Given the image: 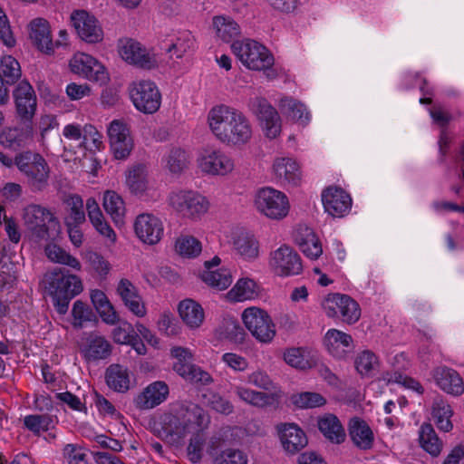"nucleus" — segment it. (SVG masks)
Here are the masks:
<instances>
[{"mask_svg": "<svg viewBox=\"0 0 464 464\" xmlns=\"http://www.w3.org/2000/svg\"><path fill=\"white\" fill-rule=\"evenodd\" d=\"M436 384L445 392L459 396L464 392V384L457 371L447 366H439L432 371Z\"/></svg>", "mask_w": 464, "mask_h": 464, "instance_id": "nucleus-24", "label": "nucleus"}, {"mask_svg": "<svg viewBox=\"0 0 464 464\" xmlns=\"http://www.w3.org/2000/svg\"><path fill=\"white\" fill-rule=\"evenodd\" d=\"M231 49L248 69L266 70L274 63V58L269 51L254 40L234 41Z\"/></svg>", "mask_w": 464, "mask_h": 464, "instance_id": "nucleus-5", "label": "nucleus"}, {"mask_svg": "<svg viewBox=\"0 0 464 464\" xmlns=\"http://www.w3.org/2000/svg\"><path fill=\"white\" fill-rule=\"evenodd\" d=\"M159 437L170 442H178L185 438L188 431L179 413H163L155 423Z\"/></svg>", "mask_w": 464, "mask_h": 464, "instance_id": "nucleus-18", "label": "nucleus"}, {"mask_svg": "<svg viewBox=\"0 0 464 464\" xmlns=\"http://www.w3.org/2000/svg\"><path fill=\"white\" fill-rule=\"evenodd\" d=\"M278 432L284 450L290 454L299 452L308 443L305 433L296 424H283L278 427Z\"/></svg>", "mask_w": 464, "mask_h": 464, "instance_id": "nucleus-26", "label": "nucleus"}, {"mask_svg": "<svg viewBox=\"0 0 464 464\" xmlns=\"http://www.w3.org/2000/svg\"><path fill=\"white\" fill-rule=\"evenodd\" d=\"M255 204L258 211L271 219H282L289 211L287 197L269 187L258 190Z\"/></svg>", "mask_w": 464, "mask_h": 464, "instance_id": "nucleus-7", "label": "nucleus"}, {"mask_svg": "<svg viewBox=\"0 0 464 464\" xmlns=\"http://www.w3.org/2000/svg\"><path fill=\"white\" fill-rule=\"evenodd\" d=\"M16 113L20 121H33L36 111V95L26 81L19 82L14 91Z\"/></svg>", "mask_w": 464, "mask_h": 464, "instance_id": "nucleus-16", "label": "nucleus"}, {"mask_svg": "<svg viewBox=\"0 0 464 464\" xmlns=\"http://www.w3.org/2000/svg\"><path fill=\"white\" fill-rule=\"evenodd\" d=\"M208 120L212 132L224 143L245 144L251 138L252 130L248 120L234 108L226 105L214 107Z\"/></svg>", "mask_w": 464, "mask_h": 464, "instance_id": "nucleus-1", "label": "nucleus"}, {"mask_svg": "<svg viewBox=\"0 0 464 464\" xmlns=\"http://www.w3.org/2000/svg\"><path fill=\"white\" fill-rule=\"evenodd\" d=\"M119 53L123 60L142 69L150 70L157 64L154 55L133 39L120 40Z\"/></svg>", "mask_w": 464, "mask_h": 464, "instance_id": "nucleus-12", "label": "nucleus"}, {"mask_svg": "<svg viewBox=\"0 0 464 464\" xmlns=\"http://www.w3.org/2000/svg\"><path fill=\"white\" fill-rule=\"evenodd\" d=\"M320 431L330 441L340 444L345 440V431L338 420L333 414H328L318 420Z\"/></svg>", "mask_w": 464, "mask_h": 464, "instance_id": "nucleus-38", "label": "nucleus"}, {"mask_svg": "<svg viewBox=\"0 0 464 464\" xmlns=\"http://www.w3.org/2000/svg\"><path fill=\"white\" fill-rule=\"evenodd\" d=\"M271 266L280 276L298 275L303 269L300 256L286 245L272 253Z\"/></svg>", "mask_w": 464, "mask_h": 464, "instance_id": "nucleus-17", "label": "nucleus"}, {"mask_svg": "<svg viewBox=\"0 0 464 464\" xmlns=\"http://www.w3.org/2000/svg\"><path fill=\"white\" fill-rule=\"evenodd\" d=\"M46 290L60 314L67 313L70 301L82 291L81 279L64 268H55L44 276Z\"/></svg>", "mask_w": 464, "mask_h": 464, "instance_id": "nucleus-2", "label": "nucleus"}, {"mask_svg": "<svg viewBox=\"0 0 464 464\" xmlns=\"http://www.w3.org/2000/svg\"><path fill=\"white\" fill-rule=\"evenodd\" d=\"M17 169L32 192H42L49 187L51 169L40 153L33 150L18 152Z\"/></svg>", "mask_w": 464, "mask_h": 464, "instance_id": "nucleus-4", "label": "nucleus"}, {"mask_svg": "<svg viewBox=\"0 0 464 464\" xmlns=\"http://www.w3.org/2000/svg\"><path fill=\"white\" fill-rule=\"evenodd\" d=\"M349 436L353 444L360 450H371L373 446L374 436L367 422L361 418L353 417L348 425Z\"/></svg>", "mask_w": 464, "mask_h": 464, "instance_id": "nucleus-28", "label": "nucleus"}, {"mask_svg": "<svg viewBox=\"0 0 464 464\" xmlns=\"http://www.w3.org/2000/svg\"><path fill=\"white\" fill-rule=\"evenodd\" d=\"M135 233L144 243L154 245L163 235L162 222L150 214L139 215L134 223Z\"/></svg>", "mask_w": 464, "mask_h": 464, "instance_id": "nucleus-21", "label": "nucleus"}, {"mask_svg": "<svg viewBox=\"0 0 464 464\" xmlns=\"http://www.w3.org/2000/svg\"><path fill=\"white\" fill-rule=\"evenodd\" d=\"M376 363L377 358L374 353L370 351H363L355 360V367L361 374L371 372Z\"/></svg>", "mask_w": 464, "mask_h": 464, "instance_id": "nucleus-62", "label": "nucleus"}, {"mask_svg": "<svg viewBox=\"0 0 464 464\" xmlns=\"http://www.w3.org/2000/svg\"><path fill=\"white\" fill-rule=\"evenodd\" d=\"M86 262L89 266L94 270L99 276H105L110 271V264L100 254L89 251L85 255Z\"/></svg>", "mask_w": 464, "mask_h": 464, "instance_id": "nucleus-59", "label": "nucleus"}, {"mask_svg": "<svg viewBox=\"0 0 464 464\" xmlns=\"http://www.w3.org/2000/svg\"><path fill=\"white\" fill-rule=\"evenodd\" d=\"M130 95L135 108L145 114H152L160 107L161 93L151 81L133 83Z\"/></svg>", "mask_w": 464, "mask_h": 464, "instance_id": "nucleus-9", "label": "nucleus"}, {"mask_svg": "<svg viewBox=\"0 0 464 464\" xmlns=\"http://www.w3.org/2000/svg\"><path fill=\"white\" fill-rule=\"evenodd\" d=\"M135 334L136 332L130 324L127 322H121L119 326L113 329L112 338L117 343L128 344L130 342H131V339Z\"/></svg>", "mask_w": 464, "mask_h": 464, "instance_id": "nucleus-61", "label": "nucleus"}, {"mask_svg": "<svg viewBox=\"0 0 464 464\" xmlns=\"http://www.w3.org/2000/svg\"><path fill=\"white\" fill-rule=\"evenodd\" d=\"M291 401L301 409L321 407L326 403V400L320 393L310 392L294 394Z\"/></svg>", "mask_w": 464, "mask_h": 464, "instance_id": "nucleus-52", "label": "nucleus"}, {"mask_svg": "<svg viewBox=\"0 0 464 464\" xmlns=\"http://www.w3.org/2000/svg\"><path fill=\"white\" fill-rule=\"evenodd\" d=\"M201 278L206 284L218 290L227 288L232 283L231 273L226 268L204 271Z\"/></svg>", "mask_w": 464, "mask_h": 464, "instance_id": "nucleus-47", "label": "nucleus"}, {"mask_svg": "<svg viewBox=\"0 0 464 464\" xmlns=\"http://www.w3.org/2000/svg\"><path fill=\"white\" fill-rule=\"evenodd\" d=\"M214 464H247V459L240 450H227L215 459Z\"/></svg>", "mask_w": 464, "mask_h": 464, "instance_id": "nucleus-60", "label": "nucleus"}, {"mask_svg": "<svg viewBox=\"0 0 464 464\" xmlns=\"http://www.w3.org/2000/svg\"><path fill=\"white\" fill-rule=\"evenodd\" d=\"M66 215L64 218L65 226L82 225L85 222V212L83 201L79 195H69L63 199Z\"/></svg>", "mask_w": 464, "mask_h": 464, "instance_id": "nucleus-37", "label": "nucleus"}, {"mask_svg": "<svg viewBox=\"0 0 464 464\" xmlns=\"http://www.w3.org/2000/svg\"><path fill=\"white\" fill-rule=\"evenodd\" d=\"M235 393L237 396H238L242 401L258 407H264L268 404H271L274 401V395L266 393V392H256L245 387L237 386L235 388Z\"/></svg>", "mask_w": 464, "mask_h": 464, "instance_id": "nucleus-46", "label": "nucleus"}, {"mask_svg": "<svg viewBox=\"0 0 464 464\" xmlns=\"http://www.w3.org/2000/svg\"><path fill=\"white\" fill-rule=\"evenodd\" d=\"M200 166L205 172L225 175L234 169V162L221 150H208L205 151Z\"/></svg>", "mask_w": 464, "mask_h": 464, "instance_id": "nucleus-27", "label": "nucleus"}, {"mask_svg": "<svg viewBox=\"0 0 464 464\" xmlns=\"http://www.w3.org/2000/svg\"><path fill=\"white\" fill-rule=\"evenodd\" d=\"M30 39L33 44L36 46L38 50L41 52L51 54L53 53L54 45L60 46L62 45L61 41H56L53 44L49 23L44 18H35L34 19L30 24Z\"/></svg>", "mask_w": 464, "mask_h": 464, "instance_id": "nucleus-23", "label": "nucleus"}, {"mask_svg": "<svg viewBox=\"0 0 464 464\" xmlns=\"http://www.w3.org/2000/svg\"><path fill=\"white\" fill-rule=\"evenodd\" d=\"M325 211L334 218L343 217L352 206L351 197L340 188H328L322 194Z\"/></svg>", "mask_w": 464, "mask_h": 464, "instance_id": "nucleus-22", "label": "nucleus"}, {"mask_svg": "<svg viewBox=\"0 0 464 464\" xmlns=\"http://www.w3.org/2000/svg\"><path fill=\"white\" fill-rule=\"evenodd\" d=\"M295 240L302 252L311 259L318 258L323 253L319 239L308 227H300L295 233Z\"/></svg>", "mask_w": 464, "mask_h": 464, "instance_id": "nucleus-30", "label": "nucleus"}, {"mask_svg": "<svg viewBox=\"0 0 464 464\" xmlns=\"http://www.w3.org/2000/svg\"><path fill=\"white\" fill-rule=\"evenodd\" d=\"M273 169L278 179H284L289 184L296 186L300 181L299 167L292 159H277L273 165Z\"/></svg>", "mask_w": 464, "mask_h": 464, "instance_id": "nucleus-39", "label": "nucleus"}, {"mask_svg": "<svg viewBox=\"0 0 464 464\" xmlns=\"http://www.w3.org/2000/svg\"><path fill=\"white\" fill-rule=\"evenodd\" d=\"M328 352L336 358H343L353 349V338L350 334L336 329H330L324 339Z\"/></svg>", "mask_w": 464, "mask_h": 464, "instance_id": "nucleus-31", "label": "nucleus"}, {"mask_svg": "<svg viewBox=\"0 0 464 464\" xmlns=\"http://www.w3.org/2000/svg\"><path fill=\"white\" fill-rule=\"evenodd\" d=\"M280 110L283 114L302 125H306L310 120L306 107L293 98L285 97L280 101Z\"/></svg>", "mask_w": 464, "mask_h": 464, "instance_id": "nucleus-40", "label": "nucleus"}, {"mask_svg": "<svg viewBox=\"0 0 464 464\" xmlns=\"http://www.w3.org/2000/svg\"><path fill=\"white\" fill-rule=\"evenodd\" d=\"M194 47L193 36L188 33L182 34L175 42L169 44L166 48V52L172 53L177 58H181L187 52Z\"/></svg>", "mask_w": 464, "mask_h": 464, "instance_id": "nucleus-54", "label": "nucleus"}, {"mask_svg": "<svg viewBox=\"0 0 464 464\" xmlns=\"http://www.w3.org/2000/svg\"><path fill=\"white\" fill-rule=\"evenodd\" d=\"M213 26L217 36L227 43L234 41L240 34L239 25L229 16H215Z\"/></svg>", "mask_w": 464, "mask_h": 464, "instance_id": "nucleus-41", "label": "nucleus"}, {"mask_svg": "<svg viewBox=\"0 0 464 464\" xmlns=\"http://www.w3.org/2000/svg\"><path fill=\"white\" fill-rule=\"evenodd\" d=\"M103 207L115 224L123 222L125 212L122 198L114 191H106L103 196Z\"/></svg>", "mask_w": 464, "mask_h": 464, "instance_id": "nucleus-44", "label": "nucleus"}, {"mask_svg": "<svg viewBox=\"0 0 464 464\" xmlns=\"http://www.w3.org/2000/svg\"><path fill=\"white\" fill-rule=\"evenodd\" d=\"M170 206L181 216L196 218L205 214L208 209V201L198 192L180 190L169 196Z\"/></svg>", "mask_w": 464, "mask_h": 464, "instance_id": "nucleus-8", "label": "nucleus"}, {"mask_svg": "<svg viewBox=\"0 0 464 464\" xmlns=\"http://www.w3.org/2000/svg\"><path fill=\"white\" fill-rule=\"evenodd\" d=\"M70 68L72 72L89 80L98 82L106 79L103 65L92 56L83 53L74 54L70 61Z\"/></svg>", "mask_w": 464, "mask_h": 464, "instance_id": "nucleus-20", "label": "nucleus"}, {"mask_svg": "<svg viewBox=\"0 0 464 464\" xmlns=\"http://www.w3.org/2000/svg\"><path fill=\"white\" fill-rule=\"evenodd\" d=\"M124 305L136 316L143 317L146 314V307L139 294L137 287L128 279L120 280L117 288Z\"/></svg>", "mask_w": 464, "mask_h": 464, "instance_id": "nucleus-25", "label": "nucleus"}, {"mask_svg": "<svg viewBox=\"0 0 464 464\" xmlns=\"http://www.w3.org/2000/svg\"><path fill=\"white\" fill-rule=\"evenodd\" d=\"M63 455L69 464H88L87 454L73 444H67L64 447Z\"/></svg>", "mask_w": 464, "mask_h": 464, "instance_id": "nucleus-64", "label": "nucleus"}, {"mask_svg": "<svg viewBox=\"0 0 464 464\" xmlns=\"http://www.w3.org/2000/svg\"><path fill=\"white\" fill-rule=\"evenodd\" d=\"M82 353L87 361L103 360L111 355V345L104 337L91 334L86 338Z\"/></svg>", "mask_w": 464, "mask_h": 464, "instance_id": "nucleus-32", "label": "nucleus"}, {"mask_svg": "<svg viewBox=\"0 0 464 464\" xmlns=\"http://www.w3.org/2000/svg\"><path fill=\"white\" fill-rule=\"evenodd\" d=\"M251 107L266 130V135L275 139L281 131L280 117L276 110L265 98L260 97L252 101Z\"/></svg>", "mask_w": 464, "mask_h": 464, "instance_id": "nucleus-15", "label": "nucleus"}, {"mask_svg": "<svg viewBox=\"0 0 464 464\" xmlns=\"http://www.w3.org/2000/svg\"><path fill=\"white\" fill-rule=\"evenodd\" d=\"M111 149L117 160H125L130 153L133 143L128 125L114 120L108 128Z\"/></svg>", "mask_w": 464, "mask_h": 464, "instance_id": "nucleus-14", "label": "nucleus"}, {"mask_svg": "<svg viewBox=\"0 0 464 464\" xmlns=\"http://www.w3.org/2000/svg\"><path fill=\"white\" fill-rule=\"evenodd\" d=\"M419 440L423 450L430 455L438 456L440 453L441 442L430 424L424 423L421 425Z\"/></svg>", "mask_w": 464, "mask_h": 464, "instance_id": "nucleus-45", "label": "nucleus"}, {"mask_svg": "<svg viewBox=\"0 0 464 464\" xmlns=\"http://www.w3.org/2000/svg\"><path fill=\"white\" fill-rule=\"evenodd\" d=\"M24 220L31 239L36 243L54 240L60 233V223L54 214L41 205L24 208Z\"/></svg>", "mask_w": 464, "mask_h": 464, "instance_id": "nucleus-3", "label": "nucleus"}, {"mask_svg": "<svg viewBox=\"0 0 464 464\" xmlns=\"http://www.w3.org/2000/svg\"><path fill=\"white\" fill-rule=\"evenodd\" d=\"M57 422V418L50 414H32L24 419V426L35 435L53 429Z\"/></svg>", "mask_w": 464, "mask_h": 464, "instance_id": "nucleus-43", "label": "nucleus"}, {"mask_svg": "<svg viewBox=\"0 0 464 464\" xmlns=\"http://www.w3.org/2000/svg\"><path fill=\"white\" fill-rule=\"evenodd\" d=\"M175 249L180 256L193 257L201 252V244L193 237H185L176 241Z\"/></svg>", "mask_w": 464, "mask_h": 464, "instance_id": "nucleus-56", "label": "nucleus"}, {"mask_svg": "<svg viewBox=\"0 0 464 464\" xmlns=\"http://www.w3.org/2000/svg\"><path fill=\"white\" fill-rule=\"evenodd\" d=\"M101 134L92 125H85L83 128V140L81 145L92 150V148L99 150L102 145Z\"/></svg>", "mask_w": 464, "mask_h": 464, "instance_id": "nucleus-63", "label": "nucleus"}, {"mask_svg": "<svg viewBox=\"0 0 464 464\" xmlns=\"http://www.w3.org/2000/svg\"><path fill=\"white\" fill-rule=\"evenodd\" d=\"M234 247L245 259L251 260L258 256V243L253 235L240 232L234 239Z\"/></svg>", "mask_w": 464, "mask_h": 464, "instance_id": "nucleus-42", "label": "nucleus"}, {"mask_svg": "<svg viewBox=\"0 0 464 464\" xmlns=\"http://www.w3.org/2000/svg\"><path fill=\"white\" fill-rule=\"evenodd\" d=\"M217 332L219 339H226L235 343H242L246 336V332L239 321L229 315L223 318Z\"/></svg>", "mask_w": 464, "mask_h": 464, "instance_id": "nucleus-36", "label": "nucleus"}, {"mask_svg": "<svg viewBox=\"0 0 464 464\" xmlns=\"http://www.w3.org/2000/svg\"><path fill=\"white\" fill-rule=\"evenodd\" d=\"M245 326L260 343H268L276 336V325L270 315L257 307L246 308L242 314Z\"/></svg>", "mask_w": 464, "mask_h": 464, "instance_id": "nucleus-6", "label": "nucleus"}, {"mask_svg": "<svg viewBox=\"0 0 464 464\" xmlns=\"http://www.w3.org/2000/svg\"><path fill=\"white\" fill-rule=\"evenodd\" d=\"M169 394L168 384L163 381H156L143 389L133 400L139 410H150L164 402Z\"/></svg>", "mask_w": 464, "mask_h": 464, "instance_id": "nucleus-19", "label": "nucleus"}, {"mask_svg": "<svg viewBox=\"0 0 464 464\" xmlns=\"http://www.w3.org/2000/svg\"><path fill=\"white\" fill-rule=\"evenodd\" d=\"M71 20L79 37L86 43L95 44L103 39V32L98 20L85 10L74 11Z\"/></svg>", "mask_w": 464, "mask_h": 464, "instance_id": "nucleus-13", "label": "nucleus"}, {"mask_svg": "<svg viewBox=\"0 0 464 464\" xmlns=\"http://www.w3.org/2000/svg\"><path fill=\"white\" fill-rule=\"evenodd\" d=\"M204 398L206 399L208 406L218 413L228 415L234 411L233 404L217 392L205 394Z\"/></svg>", "mask_w": 464, "mask_h": 464, "instance_id": "nucleus-57", "label": "nucleus"}, {"mask_svg": "<svg viewBox=\"0 0 464 464\" xmlns=\"http://www.w3.org/2000/svg\"><path fill=\"white\" fill-rule=\"evenodd\" d=\"M165 167L174 174L181 173L188 165V157L185 150L179 148L171 149L165 157Z\"/></svg>", "mask_w": 464, "mask_h": 464, "instance_id": "nucleus-51", "label": "nucleus"}, {"mask_svg": "<svg viewBox=\"0 0 464 464\" xmlns=\"http://www.w3.org/2000/svg\"><path fill=\"white\" fill-rule=\"evenodd\" d=\"M256 293V283L251 279H239L228 295L237 301L250 299Z\"/></svg>", "mask_w": 464, "mask_h": 464, "instance_id": "nucleus-55", "label": "nucleus"}, {"mask_svg": "<svg viewBox=\"0 0 464 464\" xmlns=\"http://www.w3.org/2000/svg\"><path fill=\"white\" fill-rule=\"evenodd\" d=\"M452 410L450 404L440 400L435 401L432 407V417L436 421L438 428L443 431H450L452 429L450 417Z\"/></svg>", "mask_w": 464, "mask_h": 464, "instance_id": "nucleus-48", "label": "nucleus"}, {"mask_svg": "<svg viewBox=\"0 0 464 464\" xmlns=\"http://www.w3.org/2000/svg\"><path fill=\"white\" fill-rule=\"evenodd\" d=\"M0 74L5 84L15 83L22 75L20 63L11 55L4 56L0 63Z\"/></svg>", "mask_w": 464, "mask_h": 464, "instance_id": "nucleus-49", "label": "nucleus"}, {"mask_svg": "<svg viewBox=\"0 0 464 464\" xmlns=\"http://www.w3.org/2000/svg\"><path fill=\"white\" fill-rule=\"evenodd\" d=\"M179 413L186 424L188 433L195 425L199 430L208 428L210 423V417L199 405L193 402L183 403Z\"/></svg>", "mask_w": 464, "mask_h": 464, "instance_id": "nucleus-29", "label": "nucleus"}, {"mask_svg": "<svg viewBox=\"0 0 464 464\" xmlns=\"http://www.w3.org/2000/svg\"><path fill=\"white\" fill-rule=\"evenodd\" d=\"M285 362L292 367L305 370L312 368L316 359L307 347H292L284 353Z\"/></svg>", "mask_w": 464, "mask_h": 464, "instance_id": "nucleus-34", "label": "nucleus"}, {"mask_svg": "<svg viewBox=\"0 0 464 464\" xmlns=\"http://www.w3.org/2000/svg\"><path fill=\"white\" fill-rule=\"evenodd\" d=\"M204 444V434L202 433V430H198V431L190 439L189 444L187 448L188 456L192 462H198L201 459Z\"/></svg>", "mask_w": 464, "mask_h": 464, "instance_id": "nucleus-58", "label": "nucleus"}, {"mask_svg": "<svg viewBox=\"0 0 464 464\" xmlns=\"http://www.w3.org/2000/svg\"><path fill=\"white\" fill-rule=\"evenodd\" d=\"M34 137L33 121H20L13 127H5L0 132V145L13 151L24 148Z\"/></svg>", "mask_w": 464, "mask_h": 464, "instance_id": "nucleus-11", "label": "nucleus"}, {"mask_svg": "<svg viewBox=\"0 0 464 464\" xmlns=\"http://www.w3.org/2000/svg\"><path fill=\"white\" fill-rule=\"evenodd\" d=\"M126 183L132 193L139 194L147 188L145 168L141 165L132 168L127 176Z\"/></svg>", "mask_w": 464, "mask_h": 464, "instance_id": "nucleus-53", "label": "nucleus"}, {"mask_svg": "<svg viewBox=\"0 0 464 464\" xmlns=\"http://www.w3.org/2000/svg\"><path fill=\"white\" fill-rule=\"evenodd\" d=\"M324 309L330 317L337 316L343 322L352 324L361 316V309L356 301L346 295L334 294L328 297Z\"/></svg>", "mask_w": 464, "mask_h": 464, "instance_id": "nucleus-10", "label": "nucleus"}, {"mask_svg": "<svg viewBox=\"0 0 464 464\" xmlns=\"http://www.w3.org/2000/svg\"><path fill=\"white\" fill-rule=\"evenodd\" d=\"M108 386L115 392H125L130 389V373L120 364L110 365L105 372Z\"/></svg>", "mask_w": 464, "mask_h": 464, "instance_id": "nucleus-35", "label": "nucleus"}, {"mask_svg": "<svg viewBox=\"0 0 464 464\" xmlns=\"http://www.w3.org/2000/svg\"><path fill=\"white\" fill-rule=\"evenodd\" d=\"M45 254L47 257L55 263L66 265L70 267H72L76 270L81 269V264L80 262L72 256H71L69 253H67L65 250L61 248L60 246L56 245H50L48 244L45 246Z\"/></svg>", "mask_w": 464, "mask_h": 464, "instance_id": "nucleus-50", "label": "nucleus"}, {"mask_svg": "<svg viewBox=\"0 0 464 464\" xmlns=\"http://www.w3.org/2000/svg\"><path fill=\"white\" fill-rule=\"evenodd\" d=\"M179 314L183 322L189 328H198L205 318L202 306L192 299L181 301L178 307Z\"/></svg>", "mask_w": 464, "mask_h": 464, "instance_id": "nucleus-33", "label": "nucleus"}]
</instances>
